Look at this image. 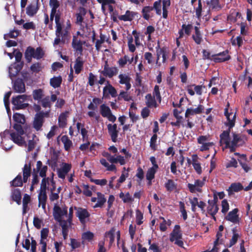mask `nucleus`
Here are the masks:
<instances>
[{
  "label": "nucleus",
  "mask_w": 252,
  "mask_h": 252,
  "mask_svg": "<svg viewBox=\"0 0 252 252\" xmlns=\"http://www.w3.org/2000/svg\"><path fill=\"white\" fill-rule=\"evenodd\" d=\"M156 173V169L154 167L148 169L146 175L147 180L150 181L154 179Z\"/></svg>",
  "instance_id": "47"
},
{
  "label": "nucleus",
  "mask_w": 252,
  "mask_h": 252,
  "mask_svg": "<svg viewBox=\"0 0 252 252\" xmlns=\"http://www.w3.org/2000/svg\"><path fill=\"white\" fill-rule=\"evenodd\" d=\"M68 114V111L62 113L58 118V124L60 128H64L67 125V118Z\"/></svg>",
  "instance_id": "25"
},
{
  "label": "nucleus",
  "mask_w": 252,
  "mask_h": 252,
  "mask_svg": "<svg viewBox=\"0 0 252 252\" xmlns=\"http://www.w3.org/2000/svg\"><path fill=\"white\" fill-rule=\"evenodd\" d=\"M149 107L147 106L142 109L141 115L143 119L147 118L150 115V111L149 109Z\"/></svg>",
  "instance_id": "64"
},
{
  "label": "nucleus",
  "mask_w": 252,
  "mask_h": 252,
  "mask_svg": "<svg viewBox=\"0 0 252 252\" xmlns=\"http://www.w3.org/2000/svg\"><path fill=\"white\" fill-rule=\"evenodd\" d=\"M29 96L26 94L18 95L13 96L12 104L13 105V109L19 110L25 109L29 106V104L24 102L28 99Z\"/></svg>",
  "instance_id": "5"
},
{
  "label": "nucleus",
  "mask_w": 252,
  "mask_h": 252,
  "mask_svg": "<svg viewBox=\"0 0 252 252\" xmlns=\"http://www.w3.org/2000/svg\"><path fill=\"white\" fill-rule=\"evenodd\" d=\"M78 13L76 14V23L77 24L81 25L83 22L84 18L83 17L85 16L87 13L86 9L83 7H80L79 8Z\"/></svg>",
  "instance_id": "31"
},
{
  "label": "nucleus",
  "mask_w": 252,
  "mask_h": 252,
  "mask_svg": "<svg viewBox=\"0 0 252 252\" xmlns=\"http://www.w3.org/2000/svg\"><path fill=\"white\" fill-rule=\"evenodd\" d=\"M53 214L56 220L62 219L63 216L67 214V207L64 206L62 209L60 206L56 204L53 208Z\"/></svg>",
  "instance_id": "9"
},
{
  "label": "nucleus",
  "mask_w": 252,
  "mask_h": 252,
  "mask_svg": "<svg viewBox=\"0 0 252 252\" xmlns=\"http://www.w3.org/2000/svg\"><path fill=\"white\" fill-rule=\"evenodd\" d=\"M182 239V233L181 230V227L179 225H175L173 230L171 232L169 235V240L170 242H173L175 240L177 239Z\"/></svg>",
  "instance_id": "13"
},
{
  "label": "nucleus",
  "mask_w": 252,
  "mask_h": 252,
  "mask_svg": "<svg viewBox=\"0 0 252 252\" xmlns=\"http://www.w3.org/2000/svg\"><path fill=\"white\" fill-rule=\"evenodd\" d=\"M165 187L167 191L171 192L176 188V185L173 180L169 179L165 184Z\"/></svg>",
  "instance_id": "44"
},
{
  "label": "nucleus",
  "mask_w": 252,
  "mask_h": 252,
  "mask_svg": "<svg viewBox=\"0 0 252 252\" xmlns=\"http://www.w3.org/2000/svg\"><path fill=\"white\" fill-rule=\"evenodd\" d=\"M97 202L94 205V207H101L105 203L106 200L104 197V195L102 194L101 192H98L97 193Z\"/></svg>",
  "instance_id": "39"
},
{
  "label": "nucleus",
  "mask_w": 252,
  "mask_h": 252,
  "mask_svg": "<svg viewBox=\"0 0 252 252\" xmlns=\"http://www.w3.org/2000/svg\"><path fill=\"white\" fill-rule=\"evenodd\" d=\"M94 233L91 231H87L83 233L82 235V239L83 240L82 244H84V241L85 240H88V241L92 240L94 238Z\"/></svg>",
  "instance_id": "43"
},
{
  "label": "nucleus",
  "mask_w": 252,
  "mask_h": 252,
  "mask_svg": "<svg viewBox=\"0 0 252 252\" xmlns=\"http://www.w3.org/2000/svg\"><path fill=\"white\" fill-rule=\"evenodd\" d=\"M61 141L64 145V148L66 151H68L72 146V142L67 135H63L61 138Z\"/></svg>",
  "instance_id": "37"
},
{
  "label": "nucleus",
  "mask_w": 252,
  "mask_h": 252,
  "mask_svg": "<svg viewBox=\"0 0 252 252\" xmlns=\"http://www.w3.org/2000/svg\"><path fill=\"white\" fill-rule=\"evenodd\" d=\"M21 125L22 124L19 123L15 124L13 126V128L18 133H19L21 135H23L25 132Z\"/></svg>",
  "instance_id": "61"
},
{
  "label": "nucleus",
  "mask_w": 252,
  "mask_h": 252,
  "mask_svg": "<svg viewBox=\"0 0 252 252\" xmlns=\"http://www.w3.org/2000/svg\"><path fill=\"white\" fill-rule=\"evenodd\" d=\"M108 131L109 135L111 136V140L113 142H116L117 141V137L118 136L119 131L117 130V125L116 124L112 125L109 124L107 125Z\"/></svg>",
  "instance_id": "16"
},
{
  "label": "nucleus",
  "mask_w": 252,
  "mask_h": 252,
  "mask_svg": "<svg viewBox=\"0 0 252 252\" xmlns=\"http://www.w3.org/2000/svg\"><path fill=\"white\" fill-rule=\"evenodd\" d=\"M40 101L41 102L42 106L44 108H50L51 107V104L50 101V97L49 96H47L42 98Z\"/></svg>",
  "instance_id": "52"
},
{
  "label": "nucleus",
  "mask_w": 252,
  "mask_h": 252,
  "mask_svg": "<svg viewBox=\"0 0 252 252\" xmlns=\"http://www.w3.org/2000/svg\"><path fill=\"white\" fill-rule=\"evenodd\" d=\"M19 34V32L17 30H13L9 32V33L7 34H5L4 36V38L5 39H7L8 37L9 38H16Z\"/></svg>",
  "instance_id": "57"
},
{
  "label": "nucleus",
  "mask_w": 252,
  "mask_h": 252,
  "mask_svg": "<svg viewBox=\"0 0 252 252\" xmlns=\"http://www.w3.org/2000/svg\"><path fill=\"white\" fill-rule=\"evenodd\" d=\"M232 236L231 239L230 240L229 243L228 247H231L235 245L238 239L240 238V236L239 234V230L237 229V227H235L232 229Z\"/></svg>",
  "instance_id": "23"
},
{
  "label": "nucleus",
  "mask_w": 252,
  "mask_h": 252,
  "mask_svg": "<svg viewBox=\"0 0 252 252\" xmlns=\"http://www.w3.org/2000/svg\"><path fill=\"white\" fill-rule=\"evenodd\" d=\"M13 119L16 123L24 124L26 122L25 116L19 113H15L13 116Z\"/></svg>",
  "instance_id": "41"
},
{
  "label": "nucleus",
  "mask_w": 252,
  "mask_h": 252,
  "mask_svg": "<svg viewBox=\"0 0 252 252\" xmlns=\"http://www.w3.org/2000/svg\"><path fill=\"white\" fill-rule=\"evenodd\" d=\"M32 172L31 162H29L28 164H25L23 168V174L30 176Z\"/></svg>",
  "instance_id": "49"
},
{
  "label": "nucleus",
  "mask_w": 252,
  "mask_h": 252,
  "mask_svg": "<svg viewBox=\"0 0 252 252\" xmlns=\"http://www.w3.org/2000/svg\"><path fill=\"white\" fill-rule=\"evenodd\" d=\"M158 48L157 49V62L159 59V57L161 56L162 58V62L165 63L167 59L166 49L164 47L160 48L159 45H158Z\"/></svg>",
  "instance_id": "33"
},
{
  "label": "nucleus",
  "mask_w": 252,
  "mask_h": 252,
  "mask_svg": "<svg viewBox=\"0 0 252 252\" xmlns=\"http://www.w3.org/2000/svg\"><path fill=\"white\" fill-rule=\"evenodd\" d=\"M85 43L86 42L85 41H82L81 40L78 39L77 36H73L72 47L76 52L81 55L82 54L83 51V45L85 44Z\"/></svg>",
  "instance_id": "10"
},
{
  "label": "nucleus",
  "mask_w": 252,
  "mask_h": 252,
  "mask_svg": "<svg viewBox=\"0 0 252 252\" xmlns=\"http://www.w3.org/2000/svg\"><path fill=\"white\" fill-rule=\"evenodd\" d=\"M30 69L32 72L38 73L41 70V64L39 63H36L32 64Z\"/></svg>",
  "instance_id": "56"
},
{
  "label": "nucleus",
  "mask_w": 252,
  "mask_h": 252,
  "mask_svg": "<svg viewBox=\"0 0 252 252\" xmlns=\"http://www.w3.org/2000/svg\"><path fill=\"white\" fill-rule=\"evenodd\" d=\"M107 91L108 94H111L112 97H115L117 95L116 89L111 85H109L108 87H105L103 89V92Z\"/></svg>",
  "instance_id": "48"
},
{
  "label": "nucleus",
  "mask_w": 252,
  "mask_h": 252,
  "mask_svg": "<svg viewBox=\"0 0 252 252\" xmlns=\"http://www.w3.org/2000/svg\"><path fill=\"white\" fill-rule=\"evenodd\" d=\"M10 186L13 187H22L23 181L21 174H19L10 182Z\"/></svg>",
  "instance_id": "35"
},
{
  "label": "nucleus",
  "mask_w": 252,
  "mask_h": 252,
  "mask_svg": "<svg viewBox=\"0 0 252 252\" xmlns=\"http://www.w3.org/2000/svg\"><path fill=\"white\" fill-rule=\"evenodd\" d=\"M91 182L92 183H94L96 185H100L101 186L106 185L107 183V181L105 179L99 180V179H94L93 178H91Z\"/></svg>",
  "instance_id": "60"
},
{
  "label": "nucleus",
  "mask_w": 252,
  "mask_h": 252,
  "mask_svg": "<svg viewBox=\"0 0 252 252\" xmlns=\"http://www.w3.org/2000/svg\"><path fill=\"white\" fill-rule=\"evenodd\" d=\"M84 62L82 60L80 57H78L76 59L74 68L75 73L77 74H79L83 68Z\"/></svg>",
  "instance_id": "29"
},
{
  "label": "nucleus",
  "mask_w": 252,
  "mask_h": 252,
  "mask_svg": "<svg viewBox=\"0 0 252 252\" xmlns=\"http://www.w3.org/2000/svg\"><path fill=\"white\" fill-rule=\"evenodd\" d=\"M228 53V50H226L218 54L213 55L212 56V60L215 63H221L228 61L231 58Z\"/></svg>",
  "instance_id": "7"
},
{
  "label": "nucleus",
  "mask_w": 252,
  "mask_h": 252,
  "mask_svg": "<svg viewBox=\"0 0 252 252\" xmlns=\"http://www.w3.org/2000/svg\"><path fill=\"white\" fill-rule=\"evenodd\" d=\"M118 72V69L116 67H109L107 62H105L104 70L102 71V73L104 76L111 78L116 75Z\"/></svg>",
  "instance_id": "12"
},
{
  "label": "nucleus",
  "mask_w": 252,
  "mask_h": 252,
  "mask_svg": "<svg viewBox=\"0 0 252 252\" xmlns=\"http://www.w3.org/2000/svg\"><path fill=\"white\" fill-rule=\"evenodd\" d=\"M71 165L70 164L63 163V167L57 170V174L59 178L64 179L66 175L70 171Z\"/></svg>",
  "instance_id": "17"
},
{
  "label": "nucleus",
  "mask_w": 252,
  "mask_h": 252,
  "mask_svg": "<svg viewBox=\"0 0 252 252\" xmlns=\"http://www.w3.org/2000/svg\"><path fill=\"white\" fill-rule=\"evenodd\" d=\"M119 197L123 200L124 203L130 202L133 201V198L129 192H127L125 194L123 192H121L119 194Z\"/></svg>",
  "instance_id": "42"
},
{
  "label": "nucleus",
  "mask_w": 252,
  "mask_h": 252,
  "mask_svg": "<svg viewBox=\"0 0 252 252\" xmlns=\"http://www.w3.org/2000/svg\"><path fill=\"white\" fill-rule=\"evenodd\" d=\"M233 139L231 141L233 145H236L238 146H242L244 141L243 140L241 136H240L238 134L236 133H232Z\"/></svg>",
  "instance_id": "36"
},
{
  "label": "nucleus",
  "mask_w": 252,
  "mask_h": 252,
  "mask_svg": "<svg viewBox=\"0 0 252 252\" xmlns=\"http://www.w3.org/2000/svg\"><path fill=\"white\" fill-rule=\"evenodd\" d=\"M138 13L137 12L130 11L126 10L125 14L120 15L118 17L119 20L124 21H131L135 16L137 17Z\"/></svg>",
  "instance_id": "19"
},
{
  "label": "nucleus",
  "mask_w": 252,
  "mask_h": 252,
  "mask_svg": "<svg viewBox=\"0 0 252 252\" xmlns=\"http://www.w3.org/2000/svg\"><path fill=\"white\" fill-rule=\"evenodd\" d=\"M47 198L46 192L40 191L38 196L39 207L41 205L42 209L45 210Z\"/></svg>",
  "instance_id": "28"
},
{
  "label": "nucleus",
  "mask_w": 252,
  "mask_h": 252,
  "mask_svg": "<svg viewBox=\"0 0 252 252\" xmlns=\"http://www.w3.org/2000/svg\"><path fill=\"white\" fill-rule=\"evenodd\" d=\"M81 243L75 239H70V246L71 248L74 250L80 247Z\"/></svg>",
  "instance_id": "59"
},
{
  "label": "nucleus",
  "mask_w": 252,
  "mask_h": 252,
  "mask_svg": "<svg viewBox=\"0 0 252 252\" xmlns=\"http://www.w3.org/2000/svg\"><path fill=\"white\" fill-rule=\"evenodd\" d=\"M11 197L13 201L16 202L18 205H20L22 199V194L20 189H12Z\"/></svg>",
  "instance_id": "20"
},
{
  "label": "nucleus",
  "mask_w": 252,
  "mask_h": 252,
  "mask_svg": "<svg viewBox=\"0 0 252 252\" xmlns=\"http://www.w3.org/2000/svg\"><path fill=\"white\" fill-rule=\"evenodd\" d=\"M243 189L242 185L240 183H234L231 184L227 189L228 195L233 194V192H238Z\"/></svg>",
  "instance_id": "22"
},
{
  "label": "nucleus",
  "mask_w": 252,
  "mask_h": 252,
  "mask_svg": "<svg viewBox=\"0 0 252 252\" xmlns=\"http://www.w3.org/2000/svg\"><path fill=\"white\" fill-rule=\"evenodd\" d=\"M128 61V56L125 55L123 57L120 58L118 61V64L120 67H124Z\"/></svg>",
  "instance_id": "50"
},
{
  "label": "nucleus",
  "mask_w": 252,
  "mask_h": 252,
  "mask_svg": "<svg viewBox=\"0 0 252 252\" xmlns=\"http://www.w3.org/2000/svg\"><path fill=\"white\" fill-rule=\"evenodd\" d=\"M204 186V181L197 179L195 180L194 184L189 183L187 187L191 193H195L196 192L201 193L202 192V188Z\"/></svg>",
  "instance_id": "8"
},
{
  "label": "nucleus",
  "mask_w": 252,
  "mask_h": 252,
  "mask_svg": "<svg viewBox=\"0 0 252 252\" xmlns=\"http://www.w3.org/2000/svg\"><path fill=\"white\" fill-rule=\"evenodd\" d=\"M145 98L146 99V104L148 107H157L155 96H152L151 94H148L146 95Z\"/></svg>",
  "instance_id": "30"
},
{
  "label": "nucleus",
  "mask_w": 252,
  "mask_h": 252,
  "mask_svg": "<svg viewBox=\"0 0 252 252\" xmlns=\"http://www.w3.org/2000/svg\"><path fill=\"white\" fill-rule=\"evenodd\" d=\"M224 115L226 116L228 123H226V126H228V129L223 131L220 135V145L222 144H224L230 142V129L234 126L235 125V115H234L233 119L231 120L230 118V116L231 115V113L228 112V109L227 108H225L224 110Z\"/></svg>",
  "instance_id": "1"
},
{
  "label": "nucleus",
  "mask_w": 252,
  "mask_h": 252,
  "mask_svg": "<svg viewBox=\"0 0 252 252\" xmlns=\"http://www.w3.org/2000/svg\"><path fill=\"white\" fill-rule=\"evenodd\" d=\"M23 80H14L13 87L16 92L21 93L25 91V85Z\"/></svg>",
  "instance_id": "18"
},
{
  "label": "nucleus",
  "mask_w": 252,
  "mask_h": 252,
  "mask_svg": "<svg viewBox=\"0 0 252 252\" xmlns=\"http://www.w3.org/2000/svg\"><path fill=\"white\" fill-rule=\"evenodd\" d=\"M226 143H226V144L225 145L224 148L225 149H229L230 152L231 153L234 152L236 150V148L239 147L238 146H237L236 145H233L232 143H231V142H230L229 143H227V142H226Z\"/></svg>",
  "instance_id": "63"
},
{
  "label": "nucleus",
  "mask_w": 252,
  "mask_h": 252,
  "mask_svg": "<svg viewBox=\"0 0 252 252\" xmlns=\"http://www.w3.org/2000/svg\"><path fill=\"white\" fill-rule=\"evenodd\" d=\"M32 95L34 100L40 101L44 96V91L41 89L34 90Z\"/></svg>",
  "instance_id": "34"
},
{
  "label": "nucleus",
  "mask_w": 252,
  "mask_h": 252,
  "mask_svg": "<svg viewBox=\"0 0 252 252\" xmlns=\"http://www.w3.org/2000/svg\"><path fill=\"white\" fill-rule=\"evenodd\" d=\"M100 113L104 118H107L111 122H115L116 120V117L111 112L110 108L104 104L100 106Z\"/></svg>",
  "instance_id": "6"
},
{
  "label": "nucleus",
  "mask_w": 252,
  "mask_h": 252,
  "mask_svg": "<svg viewBox=\"0 0 252 252\" xmlns=\"http://www.w3.org/2000/svg\"><path fill=\"white\" fill-rule=\"evenodd\" d=\"M11 94V92L9 91L7 92L4 96L3 98V101L4 103V105L5 107V108L6 109L7 113H9L10 112V109L9 107L10 102H9V97Z\"/></svg>",
  "instance_id": "40"
},
{
  "label": "nucleus",
  "mask_w": 252,
  "mask_h": 252,
  "mask_svg": "<svg viewBox=\"0 0 252 252\" xmlns=\"http://www.w3.org/2000/svg\"><path fill=\"white\" fill-rule=\"evenodd\" d=\"M155 10L156 14L160 15L161 14V0H158L154 2L153 6H145L142 9L141 13L143 18L148 21L151 17H153V14L152 12L153 10Z\"/></svg>",
  "instance_id": "3"
},
{
  "label": "nucleus",
  "mask_w": 252,
  "mask_h": 252,
  "mask_svg": "<svg viewBox=\"0 0 252 252\" xmlns=\"http://www.w3.org/2000/svg\"><path fill=\"white\" fill-rule=\"evenodd\" d=\"M219 206L218 205L208 206L207 207V212L210 214L212 213H217L219 211Z\"/></svg>",
  "instance_id": "54"
},
{
  "label": "nucleus",
  "mask_w": 252,
  "mask_h": 252,
  "mask_svg": "<svg viewBox=\"0 0 252 252\" xmlns=\"http://www.w3.org/2000/svg\"><path fill=\"white\" fill-rule=\"evenodd\" d=\"M49 116V113L48 111L43 112L42 111V112L36 113L32 122L33 128L36 131L42 130V127L45 122L44 118L45 117H48Z\"/></svg>",
  "instance_id": "4"
},
{
  "label": "nucleus",
  "mask_w": 252,
  "mask_h": 252,
  "mask_svg": "<svg viewBox=\"0 0 252 252\" xmlns=\"http://www.w3.org/2000/svg\"><path fill=\"white\" fill-rule=\"evenodd\" d=\"M206 4L209 6L210 9L219 11L222 6L220 5L219 0H210L206 1Z\"/></svg>",
  "instance_id": "24"
},
{
  "label": "nucleus",
  "mask_w": 252,
  "mask_h": 252,
  "mask_svg": "<svg viewBox=\"0 0 252 252\" xmlns=\"http://www.w3.org/2000/svg\"><path fill=\"white\" fill-rule=\"evenodd\" d=\"M238 212L239 210L238 208L234 209L228 213V214L225 217L224 219L234 224L239 223L240 222V219L238 214Z\"/></svg>",
  "instance_id": "11"
},
{
  "label": "nucleus",
  "mask_w": 252,
  "mask_h": 252,
  "mask_svg": "<svg viewBox=\"0 0 252 252\" xmlns=\"http://www.w3.org/2000/svg\"><path fill=\"white\" fill-rule=\"evenodd\" d=\"M37 172H39V176L42 178L40 185V192H46L48 187L47 185L49 184V178L46 177L48 167L46 165L43 166L42 162L40 160L37 161L36 165Z\"/></svg>",
  "instance_id": "2"
},
{
  "label": "nucleus",
  "mask_w": 252,
  "mask_h": 252,
  "mask_svg": "<svg viewBox=\"0 0 252 252\" xmlns=\"http://www.w3.org/2000/svg\"><path fill=\"white\" fill-rule=\"evenodd\" d=\"M44 55V53L42 50V49L40 47H38L36 48V49H34V58L37 60H39L43 57Z\"/></svg>",
  "instance_id": "46"
},
{
  "label": "nucleus",
  "mask_w": 252,
  "mask_h": 252,
  "mask_svg": "<svg viewBox=\"0 0 252 252\" xmlns=\"http://www.w3.org/2000/svg\"><path fill=\"white\" fill-rule=\"evenodd\" d=\"M195 33L192 35V38L196 44H200L202 41V36L199 27H194Z\"/></svg>",
  "instance_id": "26"
},
{
  "label": "nucleus",
  "mask_w": 252,
  "mask_h": 252,
  "mask_svg": "<svg viewBox=\"0 0 252 252\" xmlns=\"http://www.w3.org/2000/svg\"><path fill=\"white\" fill-rule=\"evenodd\" d=\"M182 30L184 31L185 33L187 35H189L191 33L193 26L191 24H183L182 26Z\"/></svg>",
  "instance_id": "53"
},
{
  "label": "nucleus",
  "mask_w": 252,
  "mask_h": 252,
  "mask_svg": "<svg viewBox=\"0 0 252 252\" xmlns=\"http://www.w3.org/2000/svg\"><path fill=\"white\" fill-rule=\"evenodd\" d=\"M136 176L139 179V182H141L144 178V173L141 167H139L137 168Z\"/></svg>",
  "instance_id": "62"
},
{
  "label": "nucleus",
  "mask_w": 252,
  "mask_h": 252,
  "mask_svg": "<svg viewBox=\"0 0 252 252\" xmlns=\"http://www.w3.org/2000/svg\"><path fill=\"white\" fill-rule=\"evenodd\" d=\"M38 8L33 4H29L26 8L27 14L30 16L32 17L37 12Z\"/></svg>",
  "instance_id": "38"
},
{
  "label": "nucleus",
  "mask_w": 252,
  "mask_h": 252,
  "mask_svg": "<svg viewBox=\"0 0 252 252\" xmlns=\"http://www.w3.org/2000/svg\"><path fill=\"white\" fill-rule=\"evenodd\" d=\"M203 109V106L200 104L195 109L188 108L186 111L185 117L187 118L189 115L200 114L202 112Z\"/></svg>",
  "instance_id": "27"
},
{
  "label": "nucleus",
  "mask_w": 252,
  "mask_h": 252,
  "mask_svg": "<svg viewBox=\"0 0 252 252\" xmlns=\"http://www.w3.org/2000/svg\"><path fill=\"white\" fill-rule=\"evenodd\" d=\"M221 212L223 214H226L229 209V205L226 199H223L221 201Z\"/></svg>",
  "instance_id": "51"
},
{
  "label": "nucleus",
  "mask_w": 252,
  "mask_h": 252,
  "mask_svg": "<svg viewBox=\"0 0 252 252\" xmlns=\"http://www.w3.org/2000/svg\"><path fill=\"white\" fill-rule=\"evenodd\" d=\"M202 10V5L201 0L198 1V6L195 8V14L197 18H199L201 16Z\"/></svg>",
  "instance_id": "58"
},
{
  "label": "nucleus",
  "mask_w": 252,
  "mask_h": 252,
  "mask_svg": "<svg viewBox=\"0 0 252 252\" xmlns=\"http://www.w3.org/2000/svg\"><path fill=\"white\" fill-rule=\"evenodd\" d=\"M22 135L18 133L14 132L10 133L11 139L13 141L14 143L17 144L19 146H22L25 143V141L24 138L22 137Z\"/></svg>",
  "instance_id": "21"
},
{
  "label": "nucleus",
  "mask_w": 252,
  "mask_h": 252,
  "mask_svg": "<svg viewBox=\"0 0 252 252\" xmlns=\"http://www.w3.org/2000/svg\"><path fill=\"white\" fill-rule=\"evenodd\" d=\"M75 209L77 210L76 216L79 218L80 221L82 223H85V219L89 218L90 214L87 209L82 208H77L75 207Z\"/></svg>",
  "instance_id": "15"
},
{
  "label": "nucleus",
  "mask_w": 252,
  "mask_h": 252,
  "mask_svg": "<svg viewBox=\"0 0 252 252\" xmlns=\"http://www.w3.org/2000/svg\"><path fill=\"white\" fill-rule=\"evenodd\" d=\"M105 41V36L102 34L100 35V39H97L95 42V48L97 50H99L101 47V45L104 43Z\"/></svg>",
  "instance_id": "55"
},
{
  "label": "nucleus",
  "mask_w": 252,
  "mask_h": 252,
  "mask_svg": "<svg viewBox=\"0 0 252 252\" xmlns=\"http://www.w3.org/2000/svg\"><path fill=\"white\" fill-rule=\"evenodd\" d=\"M34 48L29 46L27 48L25 52V57L27 62L30 63L32 62V58H34Z\"/></svg>",
  "instance_id": "32"
},
{
  "label": "nucleus",
  "mask_w": 252,
  "mask_h": 252,
  "mask_svg": "<svg viewBox=\"0 0 252 252\" xmlns=\"http://www.w3.org/2000/svg\"><path fill=\"white\" fill-rule=\"evenodd\" d=\"M24 65V62L19 63H14L9 67V75L11 78L16 76L22 69Z\"/></svg>",
  "instance_id": "14"
},
{
  "label": "nucleus",
  "mask_w": 252,
  "mask_h": 252,
  "mask_svg": "<svg viewBox=\"0 0 252 252\" xmlns=\"http://www.w3.org/2000/svg\"><path fill=\"white\" fill-rule=\"evenodd\" d=\"M158 139V135L157 134H154L151 137L150 141V147L153 151H156L157 149V140Z\"/></svg>",
  "instance_id": "45"
}]
</instances>
